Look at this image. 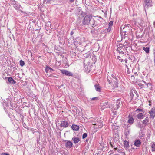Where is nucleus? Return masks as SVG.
Listing matches in <instances>:
<instances>
[{"mask_svg": "<svg viewBox=\"0 0 155 155\" xmlns=\"http://www.w3.org/2000/svg\"><path fill=\"white\" fill-rule=\"evenodd\" d=\"M1 155H9V154L6 153H3Z\"/></svg>", "mask_w": 155, "mask_h": 155, "instance_id": "obj_37", "label": "nucleus"}, {"mask_svg": "<svg viewBox=\"0 0 155 155\" xmlns=\"http://www.w3.org/2000/svg\"><path fill=\"white\" fill-rule=\"evenodd\" d=\"M25 64L24 62L22 60L20 61V64L21 66H23L25 65Z\"/></svg>", "mask_w": 155, "mask_h": 155, "instance_id": "obj_28", "label": "nucleus"}, {"mask_svg": "<svg viewBox=\"0 0 155 155\" xmlns=\"http://www.w3.org/2000/svg\"><path fill=\"white\" fill-rule=\"evenodd\" d=\"M90 22L89 25L93 27L94 28L95 26L97 25L96 23V21H95L94 18H92V16L90 20Z\"/></svg>", "mask_w": 155, "mask_h": 155, "instance_id": "obj_8", "label": "nucleus"}, {"mask_svg": "<svg viewBox=\"0 0 155 155\" xmlns=\"http://www.w3.org/2000/svg\"><path fill=\"white\" fill-rule=\"evenodd\" d=\"M71 128L73 130L77 131L79 130V127L77 125L73 124L71 126Z\"/></svg>", "mask_w": 155, "mask_h": 155, "instance_id": "obj_14", "label": "nucleus"}, {"mask_svg": "<svg viewBox=\"0 0 155 155\" xmlns=\"http://www.w3.org/2000/svg\"><path fill=\"white\" fill-rule=\"evenodd\" d=\"M118 48L117 49V51L119 53H122V54H124L123 51L126 50H125L124 48V47L123 44L120 43H119L117 45Z\"/></svg>", "mask_w": 155, "mask_h": 155, "instance_id": "obj_5", "label": "nucleus"}, {"mask_svg": "<svg viewBox=\"0 0 155 155\" xmlns=\"http://www.w3.org/2000/svg\"><path fill=\"white\" fill-rule=\"evenodd\" d=\"M127 60H127V59L126 58V59L124 60V61H125V63H127Z\"/></svg>", "mask_w": 155, "mask_h": 155, "instance_id": "obj_40", "label": "nucleus"}, {"mask_svg": "<svg viewBox=\"0 0 155 155\" xmlns=\"http://www.w3.org/2000/svg\"><path fill=\"white\" fill-rule=\"evenodd\" d=\"M127 73L128 74H130V72H129V70L128 69L127 71Z\"/></svg>", "mask_w": 155, "mask_h": 155, "instance_id": "obj_49", "label": "nucleus"}, {"mask_svg": "<svg viewBox=\"0 0 155 155\" xmlns=\"http://www.w3.org/2000/svg\"><path fill=\"white\" fill-rule=\"evenodd\" d=\"M8 81L10 83L15 84L16 83V81H15L11 77H9L8 78Z\"/></svg>", "mask_w": 155, "mask_h": 155, "instance_id": "obj_21", "label": "nucleus"}, {"mask_svg": "<svg viewBox=\"0 0 155 155\" xmlns=\"http://www.w3.org/2000/svg\"><path fill=\"white\" fill-rule=\"evenodd\" d=\"M151 151L153 152L155 151V142H153L151 144Z\"/></svg>", "mask_w": 155, "mask_h": 155, "instance_id": "obj_22", "label": "nucleus"}, {"mask_svg": "<svg viewBox=\"0 0 155 155\" xmlns=\"http://www.w3.org/2000/svg\"><path fill=\"white\" fill-rule=\"evenodd\" d=\"M143 109H137L135 111L136 112H143Z\"/></svg>", "mask_w": 155, "mask_h": 155, "instance_id": "obj_30", "label": "nucleus"}, {"mask_svg": "<svg viewBox=\"0 0 155 155\" xmlns=\"http://www.w3.org/2000/svg\"><path fill=\"white\" fill-rule=\"evenodd\" d=\"M76 42V41H74V44Z\"/></svg>", "mask_w": 155, "mask_h": 155, "instance_id": "obj_52", "label": "nucleus"}, {"mask_svg": "<svg viewBox=\"0 0 155 155\" xmlns=\"http://www.w3.org/2000/svg\"><path fill=\"white\" fill-rule=\"evenodd\" d=\"M75 0H69V2L71 3H72L74 2Z\"/></svg>", "mask_w": 155, "mask_h": 155, "instance_id": "obj_39", "label": "nucleus"}, {"mask_svg": "<svg viewBox=\"0 0 155 155\" xmlns=\"http://www.w3.org/2000/svg\"><path fill=\"white\" fill-rule=\"evenodd\" d=\"M154 25L155 26V22L154 23Z\"/></svg>", "mask_w": 155, "mask_h": 155, "instance_id": "obj_53", "label": "nucleus"}, {"mask_svg": "<svg viewBox=\"0 0 155 155\" xmlns=\"http://www.w3.org/2000/svg\"><path fill=\"white\" fill-rule=\"evenodd\" d=\"M49 70L51 71H54V70L51 68L48 67V66H47L45 69V71L46 73H47L48 71Z\"/></svg>", "mask_w": 155, "mask_h": 155, "instance_id": "obj_25", "label": "nucleus"}, {"mask_svg": "<svg viewBox=\"0 0 155 155\" xmlns=\"http://www.w3.org/2000/svg\"><path fill=\"white\" fill-rule=\"evenodd\" d=\"M72 140L73 141L74 143L75 144L78 143L80 141L79 138L78 137H73Z\"/></svg>", "mask_w": 155, "mask_h": 155, "instance_id": "obj_15", "label": "nucleus"}, {"mask_svg": "<svg viewBox=\"0 0 155 155\" xmlns=\"http://www.w3.org/2000/svg\"><path fill=\"white\" fill-rule=\"evenodd\" d=\"M74 33V32L73 31H71V35H72Z\"/></svg>", "mask_w": 155, "mask_h": 155, "instance_id": "obj_46", "label": "nucleus"}, {"mask_svg": "<svg viewBox=\"0 0 155 155\" xmlns=\"http://www.w3.org/2000/svg\"><path fill=\"white\" fill-rule=\"evenodd\" d=\"M92 16L91 15H88L85 16L82 20V24L85 25H89L90 22V20L92 18Z\"/></svg>", "mask_w": 155, "mask_h": 155, "instance_id": "obj_4", "label": "nucleus"}, {"mask_svg": "<svg viewBox=\"0 0 155 155\" xmlns=\"http://www.w3.org/2000/svg\"><path fill=\"white\" fill-rule=\"evenodd\" d=\"M121 60V62L124 61V60H123V59H121V60Z\"/></svg>", "mask_w": 155, "mask_h": 155, "instance_id": "obj_48", "label": "nucleus"}, {"mask_svg": "<svg viewBox=\"0 0 155 155\" xmlns=\"http://www.w3.org/2000/svg\"><path fill=\"white\" fill-rule=\"evenodd\" d=\"M144 6L146 8L151 7L152 5V1L151 0H144Z\"/></svg>", "mask_w": 155, "mask_h": 155, "instance_id": "obj_6", "label": "nucleus"}, {"mask_svg": "<svg viewBox=\"0 0 155 155\" xmlns=\"http://www.w3.org/2000/svg\"><path fill=\"white\" fill-rule=\"evenodd\" d=\"M54 0H46L47 2H50L51 1H54Z\"/></svg>", "mask_w": 155, "mask_h": 155, "instance_id": "obj_36", "label": "nucleus"}, {"mask_svg": "<svg viewBox=\"0 0 155 155\" xmlns=\"http://www.w3.org/2000/svg\"><path fill=\"white\" fill-rule=\"evenodd\" d=\"M90 99L91 100H97L98 99V98L97 97H94L92 98H91Z\"/></svg>", "mask_w": 155, "mask_h": 155, "instance_id": "obj_31", "label": "nucleus"}, {"mask_svg": "<svg viewBox=\"0 0 155 155\" xmlns=\"http://www.w3.org/2000/svg\"><path fill=\"white\" fill-rule=\"evenodd\" d=\"M149 105H150H150H151V104H149Z\"/></svg>", "mask_w": 155, "mask_h": 155, "instance_id": "obj_54", "label": "nucleus"}, {"mask_svg": "<svg viewBox=\"0 0 155 155\" xmlns=\"http://www.w3.org/2000/svg\"><path fill=\"white\" fill-rule=\"evenodd\" d=\"M107 79L109 84L111 83L114 87H118V79L115 75L112 74L111 76H107Z\"/></svg>", "mask_w": 155, "mask_h": 155, "instance_id": "obj_1", "label": "nucleus"}, {"mask_svg": "<svg viewBox=\"0 0 155 155\" xmlns=\"http://www.w3.org/2000/svg\"><path fill=\"white\" fill-rule=\"evenodd\" d=\"M52 77H53V78H55V77H56L55 76H51Z\"/></svg>", "mask_w": 155, "mask_h": 155, "instance_id": "obj_47", "label": "nucleus"}, {"mask_svg": "<svg viewBox=\"0 0 155 155\" xmlns=\"http://www.w3.org/2000/svg\"><path fill=\"white\" fill-rule=\"evenodd\" d=\"M92 123L93 125L96 126L95 127L96 128H101L103 126L102 121L100 118H96L94 119Z\"/></svg>", "mask_w": 155, "mask_h": 155, "instance_id": "obj_2", "label": "nucleus"}, {"mask_svg": "<svg viewBox=\"0 0 155 155\" xmlns=\"http://www.w3.org/2000/svg\"><path fill=\"white\" fill-rule=\"evenodd\" d=\"M87 136V134L86 133H84L82 135V138L84 139Z\"/></svg>", "mask_w": 155, "mask_h": 155, "instance_id": "obj_29", "label": "nucleus"}, {"mask_svg": "<svg viewBox=\"0 0 155 155\" xmlns=\"http://www.w3.org/2000/svg\"><path fill=\"white\" fill-rule=\"evenodd\" d=\"M86 141H87V139L86 140Z\"/></svg>", "mask_w": 155, "mask_h": 155, "instance_id": "obj_55", "label": "nucleus"}, {"mask_svg": "<svg viewBox=\"0 0 155 155\" xmlns=\"http://www.w3.org/2000/svg\"><path fill=\"white\" fill-rule=\"evenodd\" d=\"M108 153H109V154H113L114 153V150H111L110 151H109Z\"/></svg>", "mask_w": 155, "mask_h": 155, "instance_id": "obj_32", "label": "nucleus"}, {"mask_svg": "<svg viewBox=\"0 0 155 155\" xmlns=\"http://www.w3.org/2000/svg\"><path fill=\"white\" fill-rule=\"evenodd\" d=\"M124 144V147L127 149L129 146V142L126 140L124 141L123 143Z\"/></svg>", "mask_w": 155, "mask_h": 155, "instance_id": "obj_20", "label": "nucleus"}, {"mask_svg": "<svg viewBox=\"0 0 155 155\" xmlns=\"http://www.w3.org/2000/svg\"><path fill=\"white\" fill-rule=\"evenodd\" d=\"M149 122V120L148 119V117H146V118L143 120V124L146 125V124Z\"/></svg>", "mask_w": 155, "mask_h": 155, "instance_id": "obj_26", "label": "nucleus"}, {"mask_svg": "<svg viewBox=\"0 0 155 155\" xmlns=\"http://www.w3.org/2000/svg\"><path fill=\"white\" fill-rule=\"evenodd\" d=\"M137 118L139 119H143L144 117V115L142 113H139L137 115Z\"/></svg>", "mask_w": 155, "mask_h": 155, "instance_id": "obj_16", "label": "nucleus"}, {"mask_svg": "<svg viewBox=\"0 0 155 155\" xmlns=\"http://www.w3.org/2000/svg\"><path fill=\"white\" fill-rule=\"evenodd\" d=\"M95 89L96 91L98 92L101 91V88L99 85L96 84L94 85Z\"/></svg>", "mask_w": 155, "mask_h": 155, "instance_id": "obj_23", "label": "nucleus"}, {"mask_svg": "<svg viewBox=\"0 0 155 155\" xmlns=\"http://www.w3.org/2000/svg\"><path fill=\"white\" fill-rule=\"evenodd\" d=\"M143 49L147 53H148L149 52V48L148 47H143Z\"/></svg>", "mask_w": 155, "mask_h": 155, "instance_id": "obj_27", "label": "nucleus"}, {"mask_svg": "<svg viewBox=\"0 0 155 155\" xmlns=\"http://www.w3.org/2000/svg\"><path fill=\"white\" fill-rule=\"evenodd\" d=\"M120 101H118L117 102L116 105L114 106V109L116 110L118 109L119 108V107H120Z\"/></svg>", "mask_w": 155, "mask_h": 155, "instance_id": "obj_18", "label": "nucleus"}, {"mask_svg": "<svg viewBox=\"0 0 155 155\" xmlns=\"http://www.w3.org/2000/svg\"><path fill=\"white\" fill-rule=\"evenodd\" d=\"M125 66L126 67V68H127L128 69V70H129V68L128 67V66H127V65H125Z\"/></svg>", "mask_w": 155, "mask_h": 155, "instance_id": "obj_45", "label": "nucleus"}, {"mask_svg": "<svg viewBox=\"0 0 155 155\" xmlns=\"http://www.w3.org/2000/svg\"><path fill=\"white\" fill-rule=\"evenodd\" d=\"M65 141L66 142L65 143V146L67 148H70L71 147H72L73 143L72 142L68 140H65Z\"/></svg>", "mask_w": 155, "mask_h": 155, "instance_id": "obj_10", "label": "nucleus"}, {"mask_svg": "<svg viewBox=\"0 0 155 155\" xmlns=\"http://www.w3.org/2000/svg\"><path fill=\"white\" fill-rule=\"evenodd\" d=\"M121 154H122L123 155H125V153L124 152H121Z\"/></svg>", "mask_w": 155, "mask_h": 155, "instance_id": "obj_42", "label": "nucleus"}, {"mask_svg": "<svg viewBox=\"0 0 155 155\" xmlns=\"http://www.w3.org/2000/svg\"><path fill=\"white\" fill-rule=\"evenodd\" d=\"M151 85V84L150 83H148L146 84V86H147V87H148L149 86H150Z\"/></svg>", "mask_w": 155, "mask_h": 155, "instance_id": "obj_34", "label": "nucleus"}, {"mask_svg": "<svg viewBox=\"0 0 155 155\" xmlns=\"http://www.w3.org/2000/svg\"><path fill=\"white\" fill-rule=\"evenodd\" d=\"M85 14V13L84 12H82V13H81V15L82 16H84Z\"/></svg>", "mask_w": 155, "mask_h": 155, "instance_id": "obj_38", "label": "nucleus"}, {"mask_svg": "<svg viewBox=\"0 0 155 155\" xmlns=\"http://www.w3.org/2000/svg\"><path fill=\"white\" fill-rule=\"evenodd\" d=\"M110 143V146H111V147H112V148H113L114 147V143H112L111 142H110L109 143Z\"/></svg>", "mask_w": 155, "mask_h": 155, "instance_id": "obj_33", "label": "nucleus"}, {"mask_svg": "<svg viewBox=\"0 0 155 155\" xmlns=\"http://www.w3.org/2000/svg\"><path fill=\"white\" fill-rule=\"evenodd\" d=\"M109 155H114V154H109Z\"/></svg>", "mask_w": 155, "mask_h": 155, "instance_id": "obj_50", "label": "nucleus"}, {"mask_svg": "<svg viewBox=\"0 0 155 155\" xmlns=\"http://www.w3.org/2000/svg\"><path fill=\"white\" fill-rule=\"evenodd\" d=\"M61 72L63 74H64L68 76H72L73 75V74L71 72L67 70L63 69V70H61Z\"/></svg>", "mask_w": 155, "mask_h": 155, "instance_id": "obj_7", "label": "nucleus"}, {"mask_svg": "<svg viewBox=\"0 0 155 155\" xmlns=\"http://www.w3.org/2000/svg\"><path fill=\"white\" fill-rule=\"evenodd\" d=\"M133 77L134 78V76H132L131 77Z\"/></svg>", "mask_w": 155, "mask_h": 155, "instance_id": "obj_51", "label": "nucleus"}, {"mask_svg": "<svg viewBox=\"0 0 155 155\" xmlns=\"http://www.w3.org/2000/svg\"><path fill=\"white\" fill-rule=\"evenodd\" d=\"M113 24V22L112 21H110L109 23L108 24V28L106 29L107 31V32H109L111 30Z\"/></svg>", "mask_w": 155, "mask_h": 155, "instance_id": "obj_12", "label": "nucleus"}, {"mask_svg": "<svg viewBox=\"0 0 155 155\" xmlns=\"http://www.w3.org/2000/svg\"><path fill=\"white\" fill-rule=\"evenodd\" d=\"M47 24H48V25H49V24H50V25H51V22H50V21H48V22L46 23V25H47Z\"/></svg>", "mask_w": 155, "mask_h": 155, "instance_id": "obj_41", "label": "nucleus"}, {"mask_svg": "<svg viewBox=\"0 0 155 155\" xmlns=\"http://www.w3.org/2000/svg\"><path fill=\"white\" fill-rule=\"evenodd\" d=\"M149 113L151 117L152 118H153L155 117V107L152 108L151 110L149 111Z\"/></svg>", "mask_w": 155, "mask_h": 155, "instance_id": "obj_9", "label": "nucleus"}, {"mask_svg": "<svg viewBox=\"0 0 155 155\" xmlns=\"http://www.w3.org/2000/svg\"><path fill=\"white\" fill-rule=\"evenodd\" d=\"M141 143L140 140H137L134 143V145L137 147H139L141 145Z\"/></svg>", "mask_w": 155, "mask_h": 155, "instance_id": "obj_19", "label": "nucleus"}, {"mask_svg": "<svg viewBox=\"0 0 155 155\" xmlns=\"http://www.w3.org/2000/svg\"><path fill=\"white\" fill-rule=\"evenodd\" d=\"M68 123L67 121L64 120L62 121L61 122V126L64 128H66L68 127Z\"/></svg>", "mask_w": 155, "mask_h": 155, "instance_id": "obj_11", "label": "nucleus"}, {"mask_svg": "<svg viewBox=\"0 0 155 155\" xmlns=\"http://www.w3.org/2000/svg\"><path fill=\"white\" fill-rule=\"evenodd\" d=\"M117 58L119 60H121V58L119 56H117Z\"/></svg>", "mask_w": 155, "mask_h": 155, "instance_id": "obj_35", "label": "nucleus"}, {"mask_svg": "<svg viewBox=\"0 0 155 155\" xmlns=\"http://www.w3.org/2000/svg\"><path fill=\"white\" fill-rule=\"evenodd\" d=\"M108 102H104L103 103L101 104V108L103 109L105 108L108 107V105L107 104Z\"/></svg>", "mask_w": 155, "mask_h": 155, "instance_id": "obj_13", "label": "nucleus"}, {"mask_svg": "<svg viewBox=\"0 0 155 155\" xmlns=\"http://www.w3.org/2000/svg\"><path fill=\"white\" fill-rule=\"evenodd\" d=\"M142 82H143L146 85V84H147V83L145 81H142Z\"/></svg>", "mask_w": 155, "mask_h": 155, "instance_id": "obj_43", "label": "nucleus"}, {"mask_svg": "<svg viewBox=\"0 0 155 155\" xmlns=\"http://www.w3.org/2000/svg\"><path fill=\"white\" fill-rule=\"evenodd\" d=\"M129 118V120L128 121V122L130 124H132L134 122V119L132 117H130V115H129L128 116Z\"/></svg>", "mask_w": 155, "mask_h": 155, "instance_id": "obj_17", "label": "nucleus"}, {"mask_svg": "<svg viewBox=\"0 0 155 155\" xmlns=\"http://www.w3.org/2000/svg\"><path fill=\"white\" fill-rule=\"evenodd\" d=\"M129 45V43L127 42H125L123 44L124 47V48L125 50H127V46Z\"/></svg>", "mask_w": 155, "mask_h": 155, "instance_id": "obj_24", "label": "nucleus"}, {"mask_svg": "<svg viewBox=\"0 0 155 155\" xmlns=\"http://www.w3.org/2000/svg\"><path fill=\"white\" fill-rule=\"evenodd\" d=\"M114 151H116L117 149V147L114 148Z\"/></svg>", "mask_w": 155, "mask_h": 155, "instance_id": "obj_44", "label": "nucleus"}, {"mask_svg": "<svg viewBox=\"0 0 155 155\" xmlns=\"http://www.w3.org/2000/svg\"><path fill=\"white\" fill-rule=\"evenodd\" d=\"M130 27L128 25H122L120 28V32L122 34H124V35H125L127 32L129 31L130 29Z\"/></svg>", "mask_w": 155, "mask_h": 155, "instance_id": "obj_3", "label": "nucleus"}]
</instances>
